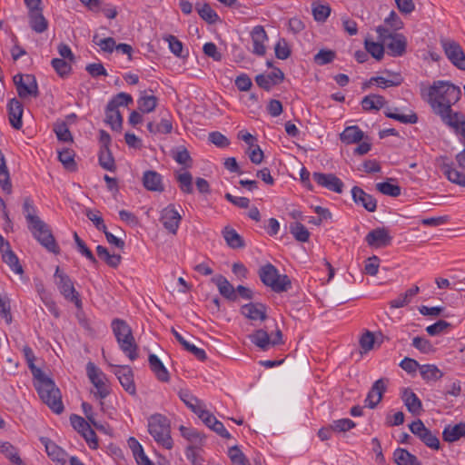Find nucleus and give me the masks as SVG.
<instances>
[{"label":"nucleus","mask_w":465,"mask_h":465,"mask_svg":"<svg viewBox=\"0 0 465 465\" xmlns=\"http://www.w3.org/2000/svg\"><path fill=\"white\" fill-rule=\"evenodd\" d=\"M111 327L121 351L130 361H135L139 356L138 345L135 342L131 327L124 320L119 318L112 321Z\"/></svg>","instance_id":"7ed1b4c3"},{"label":"nucleus","mask_w":465,"mask_h":465,"mask_svg":"<svg viewBox=\"0 0 465 465\" xmlns=\"http://www.w3.org/2000/svg\"><path fill=\"white\" fill-rule=\"evenodd\" d=\"M134 103V99L131 94L121 92L114 95L109 102H108V108L110 111H112L114 108L118 109L119 106H128L129 104H132Z\"/></svg>","instance_id":"864d4df0"},{"label":"nucleus","mask_w":465,"mask_h":465,"mask_svg":"<svg viewBox=\"0 0 465 465\" xmlns=\"http://www.w3.org/2000/svg\"><path fill=\"white\" fill-rule=\"evenodd\" d=\"M98 162L100 166L106 171L114 172L116 169L114 158L110 149H100Z\"/></svg>","instance_id":"a18cd8bd"},{"label":"nucleus","mask_w":465,"mask_h":465,"mask_svg":"<svg viewBox=\"0 0 465 465\" xmlns=\"http://www.w3.org/2000/svg\"><path fill=\"white\" fill-rule=\"evenodd\" d=\"M336 58V52L331 49H321L314 56L313 62L320 66L331 64Z\"/></svg>","instance_id":"13d9d810"},{"label":"nucleus","mask_w":465,"mask_h":465,"mask_svg":"<svg viewBox=\"0 0 465 465\" xmlns=\"http://www.w3.org/2000/svg\"><path fill=\"white\" fill-rule=\"evenodd\" d=\"M24 356L26 360L28 368L30 369L35 381V390L40 399L45 402L54 413L60 414L64 411V404L60 390L56 387L54 381L49 378L38 367L35 365V353L29 346L23 349Z\"/></svg>","instance_id":"f03ea898"},{"label":"nucleus","mask_w":465,"mask_h":465,"mask_svg":"<svg viewBox=\"0 0 465 465\" xmlns=\"http://www.w3.org/2000/svg\"><path fill=\"white\" fill-rule=\"evenodd\" d=\"M74 240L76 244V250L83 256H84L94 267L98 265V261L92 252V251L87 247L85 242L79 237L76 232H74Z\"/></svg>","instance_id":"49530a36"},{"label":"nucleus","mask_w":465,"mask_h":465,"mask_svg":"<svg viewBox=\"0 0 465 465\" xmlns=\"http://www.w3.org/2000/svg\"><path fill=\"white\" fill-rule=\"evenodd\" d=\"M93 43L99 45L105 53H113L116 47V42L113 37L100 38L98 35L93 36Z\"/></svg>","instance_id":"e2e57ef3"},{"label":"nucleus","mask_w":465,"mask_h":465,"mask_svg":"<svg viewBox=\"0 0 465 465\" xmlns=\"http://www.w3.org/2000/svg\"><path fill=\"white\" fill-rule=\"evenodd\" d=\"M13 80L20 98L25 99L29 96L36 98L39 96L38 84L34 74H17Z\"/></svg>","instance_id":"1a4fd4ad"},{"label":"nucleus","mask_w":465,"mask_h":465,"mask_svg":"<svg viewBox=\"0 0 465 465\" xmlns=\"http://www.w3.org/2000/svg\"><path fill=\"white\" fill-rule=\"evenodd\" d=\"M0 185L4 192L6 193H12V183L10 180V173L5 163V155L0 150Z\"/></svg>","instance_id":"ea45409f"},{"label":"nucleus","mask_w":465,"mask_h":465,"mask_svg":"<svg viewBox=\"0 0 465 465\" xmlns=\"http://www.w3.org/2000/svg\"><path fill=\"white\" fill-rule=\"evenodd\" d=\"M148 362L151 371L154 373L158 381L162 382H168L170 381V374L168 370L165 368L163 361L156 354H149Z\"/></svg>","instance_id":"a878e982"},{"label":"nucleus","mask_w":465,"mask_h":465,"mask_svg":"<svg viewBox=\"0 0 465 465\" xmlns=\"http://www.w3.org/2000/svg\"><path fill=\"white\" fill-rule=\"evenodd\" d=\"M143 186L152 192L162 193L164 191L162 175L155 171H146L143 176Z\"/></svg>","instance_id":"bb28decb"},{"label":"nucleus","mask_w":465,"mask_h":465,"mask_svg":"<svg viewBox=\"0 0 465 465\" xmlns=\"http://www.w3.org/2000/svg\"><path fill=\"white\" fill-rule=\"evenodd\" d=\"M252 41V53L258 56H262L266 53L264 43L268 40L267 33L262 25H256L251 32Z\"/></svg>","instance_id":"4be33fe9"},{"label":"nucleus","mask_w":465,"mask_h":465,"mask_svg":"<svg viewBox=\"0 0 465 465\" xmlns=\"http://www.w3.org/2000/svg\"><path fill=\"white\" fill-rule=\"evenodd\" d=\"M392 237L384 227H378L371 230L365 236V242L371 247L382 248L391 245Z\"/></svg>","instance_id":"2eb2a0df"},{"label":"nucleus","mask_w":465,"mask_h":465,"mask_svg":"<svg viewBox=\"0 0 465 465\" xmlns=\"http://www.w3.org/2000/svg\"><path fill=\"white\" fill-rule=\"evenodd\" d=\"M29 25L33 31L42 34L48 28V21L43 15V9L32 13H28Z\"/></svg>","instance_id":"2f4dec72"},{"label":"nucleus","mask_w":465,"mask_h":465,"mask_svg":"<svg viewBox=\"0 0 465 465\" xmlns=\"http://www.w3.org/2000/svg\"><path fill=\"white\" fill-rule=\"evenodd\" d=\"M180 400L190 409L194 414L204 406L197 397L193 395L189 390H180L178 392Z\"/></svg>","instance_id":"c9c22d12"},{"label":"nucleus","mask_w":465,"mask_h":465,"mask_svg":"<svg viewBox=\"0 0 465 465\" xmlns=\"http://www.w3.org/2000/svg\"><path fill=\"white\" fill-rule=\"evenodd\" d=\"M179 430L181 435L192 443L191 445H203L206 436L198 430L181 425Z\"/></svg>","instance_id":"72a5a7b5"},{"label":"nucleus","mask_w":465,"mask_h":465,"mask_svg":"<svg viewBox=\"0 0 465 465\" xmlns=\"http://www.w3.org/2000/svg\"><path fill=\"white\" fill-rule=\"evenodd\" d=\"M465 437V422L460 421L455 425L445 426L442 431V439L446 442H455Z\"/></svg>","instance_id":"cd10ccee"},{"label":"nucleus","mask_w":465,"mask_h":465,"mask_svg":"<svg viewBox=\"0 0 465 465\" xmlns=\"http://www.w3.org/2000/svg\"><path fill=\"white\" fill-rule=\"evenodd\" d=\"M376 189L384 195L398 197L401 193V188L398 184L390 182H381L376 184Z\"/></svg>","instance_id":"052dcab7"},{"label":"nucleus","mask_w":465,"mask_h":465,"mask_svg":"<svg viewBox=\"0 0 465 465\" xmlns=\"http://www.w3.org/2000/svg\"><path fill=\"white\" fill-rule=\"evenodd\" d=\"M222 233L230 248L242 249L245 247L246 244L243 238L233 228L226 226Z\"/></svg>","instance_id":"7c9ffc66"},{"label":"nucleus","mask_w":465,"mask_h":465,"mask_svg":"<svg viewBox=\"0 0 465 465\" xmlns=\"http://www.w3.org/2000/svg\"><path fill=\"white\" fill-rule=\"evenodd\" d=\"M202 446L198 445H189L185 449V456L186 459L193 464V465H203L204 462V459L200 454Z\"/></svg>","instance_id":"4d7b16f0"},{"label":"nucleus","mask_w":465,"mask_h":465,"mask_svg":"<svg viewBox=\"0 0 465 465\" xmlns=\"http://www.w3.org/2000/svg\"><path fill=\"white\" fill-rule=\"evenodd\" d=\"M421 378L429 381H438L443 377V372L435 364H423L420 367Z\"/></svg>","instance_id":"4c0bfd02"},{"label":"nucleus","mask_w":465,"mask_h":465,"mask_svg":"<svg viewBox=\"0 0 465 465\" xmlns=\"http://www.w3.org/2000/svg\"><path fill=\"white\" fill-rule=\"evenodd\" d=\"M428 103L434 114L450 129H458L465 124V114L452 110V105L461 97L459 86L447 81H435L428 91Z\"/></svg>","instance_id":"f257e3e1"},{"label":"nucleus","mask_w":465,"mask_h":465,"mask_svg":"<svg viewBox=\"0 0 465 465\" xmlns=\"http://www.w3.org/2000/svg\"><path fill=\"white\" fill-rule=\"evenodd\" d=\"M177 181L179 183V187L183 193H193V176L189 172L180 173L177 176Z\"/></svg>","instance_id":"338daca9"},{"label":"nucleus","mask_w":465,"mask_h":465,"mask_svg":"<svg viewBox=\"0 0 465 465\" xmlns=\"http://www.w3.org/2000/svg\"><path fill=\"white\" fill-rule=\"evenodd\" d=\"M181 221L182 216L173 204H168L161 211L160 222L168 232L175 235Z\"/></svg>","instance_id":"f8f14e48"},{"label":"nucleus","mask_w":465,"mask_h":465,"mask_svg":"<svg viewBox=\"0 0 465 465\" xmlns=\"http://www.w3.org/2000/svg\"><path fill=\"white\" fill-rule=\"evenodd\" d=\"M147 130L152 134H168L173 131V119L172 116L167 114L163 116L159 123L149 122L147 124Z\"/></svg>","instance_id":"c85d7f7f"},{"label":"nucleus","mask_w":465,"mask_h":465,"mask_svg":"<svg viewBox=\"0 0 465 465\" xmlns=\"http://www.w3.org/2000/svg\"><path fill=\"white\" fill-rule=\"evenodd\" d=\"M399 109L395 107L393 111L391 108H387L384 111V114L386 117L399 121L402 124H416L418 122V115L414 112H411L410 114H402L398 113Z\"/></svg>","instance_id":"37998d69"},{"label":"nucleus","mask_w":465,"mask_h":465,"mask_svg":"<svg viewBox=\"0 0 465 465\" xmlns=\"http://www.w3.org/2000/svg\"><path fill=\"white\" fill-rule=\"evenodd\" d=\"M361 104L364 111H379L385 105L386 100L381 94H371L364 96Z\"/></svg>","instance_id":"e433bc0d"},{"label":"nucleus","mask_w":465,"mask_h":465,"mask_svg":"<svg viewBox=\"0 0 465 465\" xmlns=\"http://www.w3.org/2000/svg\"><path fill=\"white\" fill-rule=\"evenodd\" d=\"M384 46L385 45L382 43L374 42L368 38L364 41V47L368 54H371L378 61L381 60L384 56Z\"/></svg>","instance_id":"de8ad7c7"},{"label":"nucleus","mask_w":465,"mask_h":465,"mask_svg":"<svg viewBox=\"0 0 465 465\" xmlns=\"http://www.w3.org/2000/svg\"><path fill=\"white\" fill-rule=\"evenodd\" d=\"M105 123L109 124L114 131H120L123 125V116L120 111L114 108L112 111L109 110L108 104L105 108Z\"/></svg>","instance_id":"c03bdc74"},{"label":"nucleus","mask_w":465,"mask_h":465,"mask_svg":"<svg viewBox=\"0 0 465 465\" xmlns=\"http://www.w3.org/2000/svg\"><path fill=\"white\" fill-rule=\"evenodd\" d=\"M427 447L438 450L440 448V443L438 437L432 433L430 430L426 428L425 431H423L418 437Z\"/></svg>","instance_id":"680f3d73"},{"label":"nucleus","mask_w":465,"mask_h":465,"mask_svg":"<svg viewBox=\"0 0 465 465\" xmlns=\"http://www.w3.org/2000/svg\"><path fill=\"white\" fill-rule=\"evenodd\" d=\"M393 459L397 465H422L415 455L402 448L394 450Z\"/></svg>","instance_id":"f704fd0d"},{"label":"nucleus","mask_w":465,"mask_h":465,"mask_svg":"<svg viewBox=\"0 0 465 465\" xmlns=\"http://www.w3.org/2000/svg\"><path fill=\"white\" fill-rule=\"evenodd\" d=\"M258 275L261 282L274 292H284L292 288V281L289 276L280 274L278 269L271 262L262 265L258 270Z\"/></svg>","instance_id":"39448f33"},{"label":"nucleus","mask_w":465,"mask_h":465,"mask_svg":"<svg viewBox=\"0 0 465 465\" xmlns=\"http://www.w3.org/2000/svg\"><path fill=\"white\" fill-rule=\"evenodd\" d=\"M386 381L388 380L381 378L372 384L364 401L365 407L375 409L381 401L383 394L387 390Z\"/></svg>","instance_id":"6ab92c4d"},{"label":"nucleus","mask_w":465,"mask_h":465,"mask_svg":"<svg viewBox=\"0 0 465 465\" xmlns=\"http://www.w3.org/2000/svg\"><path fill=\"white\" fill-rule=\"evenodd\" d=\"M241 313L250 321L264 322L267 320V306L262 302H249L241 306Z\"/></svg>","instance_id":"dca6fc26"},{"label":"nucleus","mask_w":465,"mask_h":465,"mask_svg":"<svg viewBox=\"0 0 465 465\" xmlns=\"http://www.w3.org/2000/svg\"><path fill=\"white\" fill-rule=\"evenodd\" d=\"M173 158L179 164H183L190 167L193 163V159L190 155L189 151L183 145L177 146L172 150Z\"/></svg>","instance_id":"603ef678"},{"label":"nucleus","mask_w":465,"mask_h":465,"mask_svg":"<svg viewBox=\"0 0 465 465\" xmlns=\"http://www.w3.org/2000/svg\"><path fill=\"white\" fill-rule=\"evenodd\" d=\"M40 441L45 446L46 454L50 459L61 463V465L65 464L66 453L61 447L46 437L40 438Z\"/></svg>","instance_id":"5701e85b"},{"label":"nucleus","mask_w":465,"mask_h":465,"mask_svg":"<svg viewBox=\"0 0 465 465\" xmlns=\"http://www.w3.org/2000/svg\"><path fill=\"white\" fill-rule=\"evenodd\" d=\"M54 132L59 141L62 142H73L72 134L65 122L61 121L54 124Z\"/></svg>","instance_id":"bf43d9fd"},{"label":"nucleus","mask_w":465,"mask_h":465,"mask_svg":"<svg viewBox=\"0 0 465 465\" xmlns=\"http://www.w3.org/2000/svg\"><path fill=\"white\" fill-rule=\"evenodd\" d=\"M148 432L156 443L166 450H171L173 441L171 437V425L167 417L155 413L148 419Z\"/></svg>","instance_id":"20e7f679"},{"label":"nucleus","mask_w":465,"mask_h":465,"mask_svg":"<svg viewBox=\"0 0 465 465\" xmlns=\"http://www.w3.org/2000/svg\"><path fill=\"white\" fill-rule=\"evenodd\" d=\"M33 220V223L28 225L29 231L32 232L35 239L45 247L48 252L54 254L60 252V248L52 233V231L47 223L41 219H35L30 217Z\"/></svg>","instance_id":"0eeeda50"},{"label":"nucleus","mask_w":465,"mask_h":465,"mask_svg":"<svg viewBox=\"0 0 465 465\" xmlns=\"http://www.w3.org/2000/svg\"><path fill=\"white\" fill-rule=\"evenodd\" d=\"M351 197L357 206H361L370 213L376 211L377 200L371 194L367 193L362 188L353 186L351 189Z\"/></svg>","instance_id":"a211bd4d"},{"label":"nucleus","mask_w":465,"mask_h":465,"mask_svg":"<svg viewBox=\"0 0 465 465\" xmlns=\"http://www.w3.org/2000/svg\"><path fill=\"white\" fill-rule=\"evenodd\" d=\"M0 450L10 460L12 464L20 460V456L16 448L10 442H4L0 445Z\"/></svg>","instance_id":"774afa93"},{"label":"nucleus","mask_w":465,"mask_h":465,"mask_svg":"<svg viewBox=\"0 0 465 465\" xmlns=\"http://www.w3.org/2000/svg\"><path fill=\"white\" fill-rule=\"evenodd\" d=\"M364 137V133L357 125L346 127L340 135V139L346 144L358 143Z\"/></svg>","instance_id":"473e14b6"},{"label":"nucleus","mask_w":465,"mask_h":465,"mask_svg":"<svg viewBox=\"0 0 465 465\" xmlns=\"http://www.w3.org/2000/svg\"><path fill=\"white\" fill-rule=\"evenodd\" d=\"M284 80V74L279 67H273V70L268 74H260L255 76L257 85L269 92L272 86L281 84Z\"/></svg>","instance_id":"f3484780"},{"label":"nucleus","mask_w":465,"mask_h":465,"mask_svg":"<svg viewBox=\"0 0 465 465\" xmlns=\"http://www.w3.org/2000/svg\"><path fill=\"white\" fill-rule=\"evenodd\" d=\"M8 118L10 124L15 130H20L23 126L22 116L24 106L17 98H12L7 104Z\"/></svg>","instance_id":"aec40b11"},{"label":"nucleus","mask_w":465,"mask_h":465,"mask_svg":"<svg viewBox=\"0 0 465 465\" xmlns=\"http://www.w3.org/2000/svg\"><path fill=\"white\" fill-rule=\"evenodd\" d=\"M331 429L334 432H347L356 427V423L348 418L339 419L333 420L331 423Z\"/></svg>","instance_id":"69168bd1"},{"label":"nucleus","mask_w":465,"mask_h":465,"mask_svg":"<svg viewBox=\"0 0 465 465\" xmlns=\"http://www.w3.org/2000/svg\"><path fill=\"white\" fill-rule=\"evenodd\" d=\"M312 179L319 186L329 191L336 193H341L343 192L344 183L334 173L314 172L312 173Z\"/></svg>","instance_id":"ddd939ff"},{"label":"nucleus","mask_w":465,"mask_h":465,"mask_svg":"<svg viewBox=\"0 0 465 465\" xmlns=\"http://www.w3.org/2000/svg\"><path fill=\"white\" fill-rule=\"evenodd\" d=\"M169 45L170 51L179 58H187L189 55V51L183 49V43L174 35H169L163 38Z\"/></svg>","instance_id":"79ce46f5"},{"label":"nucleus","mask_w":465,"mask_h":465,"mask_svg":"<svg viewBox=\"0 0 465 465\" xmlns=\"http://www.w3.org/2000/svg\"><path fill=\"white\" fill-rule=\"evenodd\" d=\"M158 99L154 95L142 94L137 100L138 109L143 114L153 112L157 106Z\"/></svg>","instance_id":"09e8293b"},{"label":"nucleus","mask_w":465,"mask_h":465,"mask_svg":"<svg viewBox=\"0 0 465 465\" xmlns=\"http://www.w3.org/2000/svg\"><path fill=\"white\" fill-rule=\"evenodd\" d=\"M51 64L57 74L61 77H66L72 70L71 64L63 58H53Z\"/></svg>","instance_id":"0e129e2a"},{"label":"nucleus","mask_w":465,"mask_h":465,"mask_svg":"<svg viewBox=\"0 0 465 465\" xmlns=\"http://www.w3.org/2000/svg\"><path fill=\"white\" fill-rule=\"evenodd\" d=\"M250 341L262 351H268L271 347V337L268 331L262 328L255 330L248 336Z\"/></svg>","instance_id":"c756f323"},{"label":"nucleus","mask_w":465,"mask_h":465,"mask_svg":"<svg viewBox=\"0 0 465 465\" xmlns=\"http://www.w3.org/2000/svg\"><path fill=\"white\" fill-rule=\"evenodd\" d=\"M54 276V278L58 279L56 284L61 294L64 297V299L71 302H74L77 309H82L83 302L80 298L79 292L75 290L74 286L72 279L66 273L62 272L59 267L56 268Z\"/></svg>","instance_id":"6e6552de"},{"label":"nucleus","mask_w":465,"mask_h":465,"mask_svg":"<svg viewBox=\"0 0 465 465\" xmlns=\"http://www.w3.org/2000/svg\"><path fill=\"white\" fill-rule=\"evenodd\" d=\"M1 256L3 262L9 266L13 272L16 274H22L24 272L19 259L17 255L12 251L11 247L9 249H5L4 252H1Z\"/></svg>","instance_id":"58836bf2"},{"label":"nucleus","mask_w":465,"mask_h":465,"mask_svg":"<svg viewBox=\"0 0 465 465\" xmlns=\"http://www.w3.org/2000/svg\"><path fill=\"white\" fill-rule=\"evenodd\" d=\"M290 232L296 241L301 242H306L310 239V232L305 225L300 222L292 223L290 224Z\"/></svg>","instance_id":"8fccbe9b"},{"label":"nucleus","mask_w":465,"mask_h":465,"mask_svg":"<svg viewBox=\"0 0 465 465\" xmlns=\"http://www.w3.org/2000/svg\"><path fill=\"white\" fill-rule=\"evenodd\" d=\"M195 8L199 16L210 25L216 24L220 21L218 14L211 7L208 3H204L202 6L196 4Z\"/></svg>","instance_id":"a19ab883"},{"label":"nucleus","mask_w":465,"mask_h":465,"mask_svg":"<svg viewBox=\"0 0 465 465\" xmlns=\"http://www.w3.org/2000/svg\"><path fill=\"white\" fill-rule=\"evenodd\" d=\"M86 373L91 383L96 389V391L94 392V397L101 400L105 399L110 394V390L104 381L105 374L91 361L86 364Z\"/></svg>","instance_id":"9d476101"},{"label":"nucleus","mask_w":465,"mask_h":465,"mask_svg":"<svg viewBox=\"0 0 465 465\" xmlns=\"http://www.w3.org/2000/svg\"><path fill=\"white\" fill-rule=\"evenodd\" d=\"M58 160L63 163L65 169L69 171L76 170L74 161V152L71 149H64L58 153Z\"/></svg>","instance_id":"6e6d98bb"},{"label":"nucleus","mask_w":465,"mask_h":465,"mask_svg":"<svg viewBox=\"0 0 465 465\" xmlns=\"http://www.w3.org/2000/svg\"><path fill=\"white\" fill-rule=\"evenodd\" d=\"M33 220V223L28 225L29 231L32 232L35 239L45 247L48 252L54 254L60 252V248L52 233V231L47 223L41 219H35L30 217Z\"/></svg>","instance_id":"423d86ee"},{"label":"nucleus","mask_w":465,"mask_h":465,"mask_svg":"<svg viewBox=\"0 0 465 465\" xmlns=\"http://www.w3.org/2000/svg\"><path fill=\"white\" fill-rule=\"evenodd\" d=\"M442 170L444 175L450 183L465 186V174L463 173L448 164L444 165Z\"/></svg>","instance_id":"3c124183"},{"label":"nucleus","mask_w":465,"mask_h":465,"mask_svg":"<svg viewBox=\"0 0 465 465\" xmlns=\"http://www.w3.org/2000/svg\"><path fill=\"white\" fill-rule=\"evenodd\" d=\"M401 399L409 412L414 416H418L423 411L421 401L411 389H404Z\"/></svg>","instance_id":"b1692460"},{"label":"nucleus","mask_w":465,"mask_h":465,"mask_svg":"<svg viewBox=\"0 0 465 465\" xmlns=\"http://www.w3.org/2000/svg\"><path fill=\"white\" fill-rule=\"evenodd\" d=\"M212 282L216 284L220 294L228 301L235 302L238 299V295L235 293V288L223 275L219 274L214 276Z\"/></svg>","instance_id":"393cba45"},{"label":"nucleus","mask_w":465,"mask_h":465,"mask_svg":"<svg viewBox=\"0 0 465 465\" xmlns=\"http://www.w3.org/2000/svg\"><path fill=\"white\" fill-rule=\"evenodd\" d=\"M407 38L404 35L394 33L393 36L385 45L387 54L392 57H401L406 53Z\"/></svg>","instance_id":"412c9836"},{"label":"nucleus","mask_w":465,"mask_h":465,"mask_svg":"<svg viewBox=\"0 0 465 465\" xmlns=\"http://www.w3.org/2000/svg\"><path fill=\"white\" fill-rule=\"evenodd\" d=\"M114 373L124 391L130 395H135L136 387L132 368L129 365H114Z\"/></svg>","instance_id":"4468645a"},{"label":"nucleus","mask_w":465,"mask_h":465,"mask_svg":"<svg viewBox=\"0 0 465 465\" xmlns=\"http://www.w3.org/2000/svg\"><path fill=\"white\" fill-rule=\"evenodd\" d=\"M441 45L447 58L460 70H465V54L460 45L453 40H442Z\"/></svg>","instance_id":"9b49d317"},{"label":"nucleus","mask_w":465,"mask_h":465,"mask_svg":"<svg viewBox=\"0 0 465 465\" xmlns=\"http://www.w3.org/2000/svg\"><path fill=\"white\" fill-rule=\"evenodd\" d=\"M228 456L232 465H251L249 460L238 445L229 448Z\"/></svg>","instance_id":"5fc2aeb1"}]
</instances>
